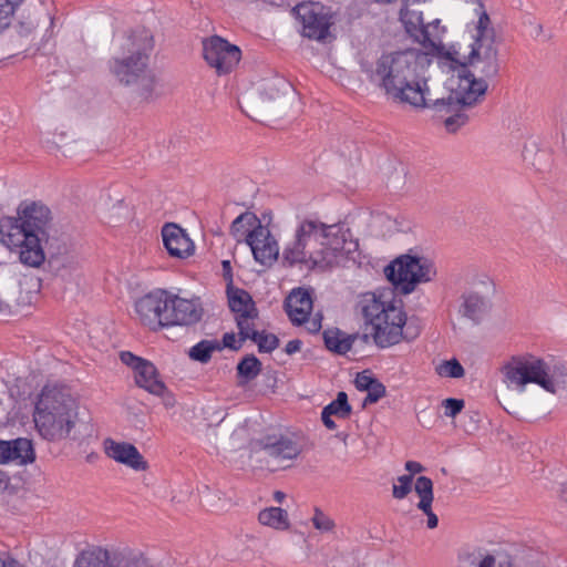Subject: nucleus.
<instances>
[{
	"label": "nucleus",
	"mask_w": 567,
	"mask_h": 567,
	"mask_svg": "<svg viewBox=\"0 0 567 567\" xmlns=\"http://www.w3.org/2000/svg\"><path fill=\"white\" fill-rule=\"evenodd\" d=\"M467 30L472 38L468 53L461 54L452 45L445 52V59L458 70V84L465 90L456 104L475 105L488 87L486 80L499 72L498 47L496 30L487 11H482L476 21L468 23Z\"/></svg>",
	"instance_id": "1"
},
{
	"label": "nucleus",
	"mask_w": 567,
	"mask_h": 567,
	"mask_svg": "<svg viewBox=\"0 0 567 567\" xmlns=\"http://www.w3.org/2000/svg\"><path fill=\"white\" fill-rule=\"evenodd\" d=\"M430 63L429 55L410 49L383 53L374 63L361 64L368 80L382 90L396 104L425 109L431 100L427 81L419 73V66Z\"/></svg>",
	"instance_id": "2"
},
{
	"label": "nucleus",
	"mask_w": 567,
	"mask_h": 567,
	"mask_svg": "<svg viewBox=\"0 0 567 567\" xmlns=\"http://www.w3.org/2000/svg\"><path fill=\"white\" fill-rule=\"evenodd\" d=\"M50 220L49 207L39 202H22L17 216L0 218V240L9 248H18L24 266L39 268L45 260L42 241L48 239Z\"/></svg>",
	"instance_id": "3"
},
{
	"label": "nucleus",
	"mask_w": 567,
	"mask_h": 567,
	"mask_svg": "<svg viewBox=\"0 0 567 567\" xmlns=\"http://www.w3.org/2000/svg\"><path fill=\"white\" fill-rule=\"evenodd\" d=\"M349 229L341 224L327 225L315 219L302 220L296 229L295 239L284 249V260L290 266L306 264L326 267L339 254L350 252L346 248Z\"/></svg>",
	"instance_id": "4"
},
{
	"label": "nucleus",
	"mask_w": 567,
	"mask_h": 567,
	"mask_svg": "<svg viewBox=\"0 0 567 567\" xmlns=\"http://www.w3.org/2000/svg\"><path fill=\"white\" fill-rule=\"evenodd\" d=\"M122 48L123 53L107 62L110 73L121 85L134 87L142 100H153L156 76L148 68L150 53L154 48L152 34L146 30L134 31Z\"/></svg>",
	"instance_id": "5"
},
{
	"label": "nucleus",
	"mask_w": 567,
	"mask_h": 567,
	"mask_svg": "<svg viewBox=\"0 0 567 567\" xmlns=\"http://www.w3.org/2000/svg\"><path fill=\"white\" fill-rule=\"evenodd\" d=\"M76 417V404L69 392L44 386L35 404L34 422L40 434L50 441L70 437Z\"/></svg>",
	"instance_id": "6"
},
{
	"label": "nucleus",
	"mask_w": 567,
	"mask_h": 567,
	"mask_svg": "<svg viewBox=\"0 0 567 567\" xmlns=\"http://www.w3.org/2000/svg\"><path fill=\"white\" fill-rule=\"evenodd\" d=\"M384 275L395 290L409 295L417 285L432 281L436 276V268L427 257L408 252L392 260L384 268Z\"/></svg>",
	"instance_id": "7"
},
{
	"label": "nucleus",
	"mask_w": 567,
	"mask_h": 567,
	"mask_svg": "<svg viewBox=\"0 0 567 567\" xmlns=\"http://www.w3.org/2000/svg\"><path fill=\"white\" fill-rule=\"evenodd\" d=\"M506 380L524 390L526 384L535 383L549 393H556V382L550 377V365L533 354L513 355L502 368Z\"/></svg>",
	"instance_id": "8"
},
{
	"label": "nucleus",
	"mask_w": 567,
	"mask_h": 567,
	"mask_svg": "<svg viewBox=\"0 0 567 567\" xmlns=\"http://www.w3.org/2000/svg\"><path fill=\"white\" fill-rule=\"evenodd\" d=\"M292 13L301 23L305 38L324 42L330 37V27L334 22L331 8L309 1L293 7Z\"/></svg>",
	"instance_id": "9"
},
{
	"label": "nucleus",
	"mask_w": 567,
	"mask_h": 567,
	"mask_svg": "<svg viewBox=\"0 0 567 567\" xmlns=\"http://www.w3.org/2000/svg\"><path fill=\"white\" fill-rule=\"evenodd\" d=\"M203 56L207 64L221 75L230 73L239 63L241 51L224 38L213 35L203 40Z\"/></svg>",
	"instance_id": "10"
},
{
	"label": "nucleus",
	"mask_w": 567,
	"mask_h": 567,
	"mask_svg": "<svg viewBox=\"0 0 567 567\" xmlns=\"http://www.w3.org/2000/svg\"><path fill=\"white\" fill-rule=\"evenodd\" d=\"M406 315L396 307H390V315L386 323L379 321L364 332L360 339L368 343L370 338L379 348H388L398 344L402 340V327L405 326Z\"/></svg>",
	"instance_id": "11"
},
{
	"label": "nucleus",
	"mask_w": 567,
	"mask_h": 567,
	"mask_svg": "<svg viewBox=\"0 0 567 567\" xmlns=\"http://www.w3.org/2000/svg\"><path fill=\"white\" fill-rule=\"evenodd\" d=\"M463 92H465V90H463L458 84L457 89L451 90L447 96L433 97L431 95L429 105L425 107L433 109L436 112H444L446 114H450L444 121L445 128L450 133H455L468 121V116L464 113V110L467 107H472L473 105L463 103L456 104V100H460L462 97Z\"/></svg>",
	"instance_id": "12"
},
{
	"label": "nucleus",
	"mask_w": 567,
	"mask_h": 567,
	"mask_svg": "<svg viewBox=\"0 0 567 567\" xmlns=\"http://www.w3.org/2000/svg\"><path fill=\"white\" fill-rule=\"evenodd\" d=\"M167 307V291L157 289L135 302V311L140 321L153 331L166 327L164 315Z\"/></svg>",
	"instance_id": "13"
},
{
	"label": "nucleus",
	"mask_w": 567,
	"mask_h": 567,
	"mask_svg": "<svg viewBox=\"0 0 567 567\" xmlns=\"http://www.w3.org/2000/svg\"><path fill=\"white\" fill-rule=\"evenodd\" d=\"M255 451H262L277 463L291 461L301 453L300 445L284 434H267L252 442Z\"/></svg>",
	"instance_id": "14"
},
{
	"label": "nucleus",
	"mask_w": 567,
	"mask_h": 567,
	"mask_svg": "<svg viewBox=\"0 0 567 567\" xmlns=\"http://www.w3.org/2000/svg\"><path fill=\"white\" fill-rule=\"evenodd\" d=\"M203 316V309L194 300L181 298L167 291V307L164 315L166 327L192 326Z\"/></svg>",
	"instance_id": "15"
},
{
	"label": "nucleus",
	"mask_w": 567,
	"mask_h": 567,
	"mask_svg": "<svg viewBox=\"0 0 567 567\" xmlns=\"http://www.w3.org/2000/svg\"><path fill=\"white\" fill-rule=\"evenodd\" d=\"M247 245L250 247L257 262L268 266L277 260L279 246L277 240L266 227H255L247 234Z\"/></svg>",
	"instance_id": "16"
},
{
	"label": "nucleus",
	"mask_w": 567,
	"mask_h": 567,
	"mask_svg": "<svg viewBox=\"0 0 567 567\" xmlns=\"http://www.w3.org/2000/svg\"><path fill=\"white\" fill-rule=\"evenodd\" d=\"M228 306L235 312V320L238 332L244 331L251 326L258 317V309L252 297L248 291L241 288H227Z\"/></svg>",
	"instance_id": "17"
},
{
	"label": "nucleus",
	"mask_w": 567,
	"mask_h": 567,
	"mask_svg": "<svg viewBox=\"0 0 567 567\" xmlns=\"http://www.w3.org/2000/svg\"><path fill=\"white\" fill-rule=\"evenodd\" d=\"M409 6L410 2L405 1L400 10V20L405 31L423 47H435V39L439 38V33H432L429 28H425L422 12L410 9Z\"/></svg>",
	"instance_id": "18"
},
{
	"label": "nucleus",
	"mask_w": 567,
	"mask_h": 567,
	"mask_svg": "<svg viewBox=\"0 0 567 567\" xmlns=\"http://www.w3.org/2000/svg\"><path fill=\"white\" fill-rule=\"evenodd\" d=\"M35 452L32 442L24 437L4 441L0 440V464L14 463L27 465L33 463Z\"/></svg>",
	"instance_id": "19"
},
{
	"label": "nucleus",
	"mask_w": 567,
	"mask_h": 567,
	"mask_svg": "<svg viewBox=\"0 0 567 567\" xmlns=\"http://www.w3.org/2000/svg\"><path fill=\"white\" fill-rule=\"evenodd\" d=\"M164 246L171 257L184 259L193 255L194 243L176 224H166L162 229Z\"/></svg>",
	"instance_id": "20"
},
{
	"label": "nucleus",
	"mask_w": 567,
	"mask_h": 567,
	"mask_svg": "<svg viewBox=\"0 0 567 567\" xmlns=\"http://www.w3.org/2000/svg\"><path fill=\"white\" fill-rule=\"evenodd\" d=\"M105 453L114 461L125 464L135 471H145L147 462L138 450L131 443L115 442L112 439L104 441Z\"/></svg>",
	"instance_id": "21"
},
{
	"label": "nucleus",
	"mask_w": 567,
	"mask_h": 567,
	"mask_svg": "<svg viewBox=\"0 0 567 567\" xmlns=\"http://www.w3.org/2000/svg\"><path fill=\"white\" fill-rule=\"evenodd\" d=\"M285 310L295 326H301L310 316L313 307L312 297L308 289H293L285 300Z\"/></svg>",
	"instance_id": "22"
},
{
	"label": "nucleus",
	"mask_w": 567,
	"mask_h": 567,
	"mask_svg": "<svg viewBox=\"0 0 567 567\" xmlns=\"http://www.w3.org/2000/svg\"><path fill=\"white\" fill-rule=\"evenodd\" d=\"M414 491L420 497V502L416 507L426 515L427 527L431 529L437 527L439 518L432 511V503L434 499L432 480L426 476H419L414 484Z\"/></svg>",
	"instance_id": "23"
},
{
	"label": "nucleus",
	"mask_w": 567,
	"mask_h": 567,
	"mask_svg": "<svg viewBox=\"0 0 567 567\" xmlns=\"http://www.w3.org/2000/svg\"><path fill=\"white\" fill-rule=\"evenodd\" d=\"M390 307L393 306H385V303L379 300L375 295H367L360 301V309L364 318L365 331L381 320H383V323H386L390 315Z\"/></svg>",
	"instance_id": "24"
},
{
	"label": "nucleus",
	"mask_w": 567,
	"mask_h": 567,
	"mask_svg": "<svg viewBox=\"0 0 567 567\" xmlns=\"http://www.w3.org/2000/svg\"><path fill=\"white\" fill-rule=\"evenodd\" d=\"M134 373L136 384L150 393L159 396L166 391V386L164 382L158 379L157 369L152 362L144 360L143 363H140V367Z\"/></svg>",
	"instance_id": "25"
},
{
	"label": "nucleus",
	"mask_w": 567,
	"mask_h": 567,
	"mask_svg": "<svg viewBox=\"0 0 567 567\" xmlns=\"http://www.w3.org/2000/svg\"><path fill=\"white\" fill-rule=\"evenodd\" d=\"M351 413L352 406L349 404L348 395L346 392L340 391L337 398L322 409L321 421L328 430H334L337 424L332 420V416L346 420Z\"/></svg>",
	"instance_id": "26"
},
{
	"label": "nucleus",
	"mask_w": 567,
	"mask_h": 567,
	"mask_svg": "<svg viewBox=\"0 0 567 567\" xmlns=\"http://www.w3.org/2000/svg\"><path fill=\"white\" fill-rule=\"evenodd\" d=\"M360 337L358 333L346 334L339 329H330L323 332L326 348L337 354H346L350 351L353 342Z\"/></svg>",
	"instance_id": "27"
},
{
	"label": "nucleus",
	"mask_w": 567,
	"mask_h": 567,
	"mask_svg": "<svg viewBox=\"0 0 567 567\" xmlns=\"http://www.w3.org/2000/svg\"><path fill=\"white\" fill-rule=\"evenodd\" d=\"M238 336H240V341L249 339L257 343L258 351L262 353H270L279 347V338L276 334L257 331L254 323L244 331L238 332Z\"/></svg>",
	"instance_id": "28"
},
{
	"label": "nucleus",
	"mask_w": 567,
	"mask_h": 567,
	"mask_svg": "<svg viewBox=\"0 0 567 567\" xmlns=\"http://www.w3.org/2000/svg\"><path fill=\"white\" fill-rule=\"evenodd\" d=\"M255 227H262L260 219L256 214L245 212L233 220L229 234L237 243L247 244V234L255 229Z\"/></svg>",
	"instance_id": "29"
},
{
	"label": "nucleus",
	"mask_w": 567,
	"mask_h": 567,
	"mask_svg": "<svg viewBox=\"0 0 567 567\" xmlns=\"http://www.w3.org/2000/svg\"><path fill=\"white\" fill-rule=\"evenodd\" d=\"M457 567H497L496 558L483 548L465 549L458 555Z\"/></svg>",
	"instance_id": "30"
},
{
	"label": "nucleus",
	"mask_w": 567,
	"mask_h": 567,
	"mask_svg": "<svg viewBox=\"0 0 567 567\" xmlns=\"http://www.w3.org/2000/svg\"><path fill=\"white\" fill-rule=\"evenodd\" d=\"M462 315L474 323H480L482 316L487 310L485 298L476 292L464 293L462 296Z\"/></svg>",
	"instance_id": "31"
},
{
	"label": "nucleus",
	"mask_w": 567,
	"mask_h": 567,
	"mask_svg": "<svg viewBox=\"0 0 567 567\" xmlns=\"http://www.w3.org/2000/svg\"><path fill=\"white\" fill-rule=\"evenodd\" d=\"M110 551L102 547L81 551L73 567H110Z\"/></svg>",
	"instance_id": "32"
},
{
	"label": "nucleus",
	"mask_w": 567,
	"mask_h": 567,
	"mask_svg": "<svg viewBox=\"0 0 567 567\" xmlns=\"http://www.w3.org/2000/svg\"><path fill=\"white\" fill-rule=\"evenodd\" d=\"M262 364L255 354L245 355L237 364L238 385L243 386L256 379L261 372Z\"/></svg>",
	"instance_id": "33"
},
{
	"label": "nucleus",
	"mask_w": 567,
	"mask_h": 567,
	"mask_svg": "<svg viewBox=\"0 0 567 567\" xmlns=\"http://www.w3.org/2000/svg\"><path fill=\"white\" fill-rule=\"evenodd\" d=\"M33 296L31 293L22 295L21 291L16 293V289L9 292L0 291V313H10L14 309L29 306L32 303Z\"/></svg>",
	"instance_id": "34"
},
{
	"label": "nucleus",
	"mask_w": 567,
	"mask_h": 567,
	"mask_svg": "<svg viewBox=\"0 0 567 567\" xmlns=\"http://www.w3.org/2000/svg\"><path fill=\"white\" fill-rule=\"evenodd\" d=\"M260 524L276 529H287L289 527L288 513L280 507H269L262 509L258 515Z\"/></svg>",
	"instance_id": "35"
},
{
	"label": "nucleus",
	"mask_w": 567,
	"mask_h": 567,
	"mask_svg": "<svg viewBox=\"0 0 567 567\" xmlns=\"http://www.w3.org/2000/svg\"><path fill=\"white\" fill-rule=\"evenodd\" d=\"M220 342L216 339L202 340L189 349L188 355L192 360L207 363L214 351H220Z\"/></svg>",
	"instance_id": "36"
},
{
	"label": "nucleus",
	"mask_w": 567,
	"mask_h": 567,
	"mask_svg": "<svg viewBox=\"0 0 567 567\" xmlns=\"http://www.w3.org/2000/svg\"><path fill=\"white\" fill-rule=\"evenodd\" d=\"M435 371L441 377L458 379L465 373L464 368L456 359L445 360L435 368Z\"/></svg>",
	"instance_id": "37"
},
{
	"label": "nucleus",
	"mask_w": 567,
	"mask_h": 567,
	"mask_svg": "<svg viewBox=\"0 0 567 567\" xmlns=\"http://www.w3.org/2000/svg\"><path fill=\"white\" fill-rule=\"evenodd\" d=\"M23 0H0V32L8 28L11 23V17L16 8Z\"/></svg>",
	"instance_id": "38"
},
{
	"label": "nucleus",
	"mask_w": 567,
	"mask_h": 567,
	"mask_svg": "<svg viewBox=\"0 0 567 567\" xmlns=\"http://www.w3.org/2000/svg\"><path fill=\"white\" fill-rule=\"evenodd\" d=\"M289 86V83L282 79H275L266 81L262 85V93L269 99L275 100L279 97L280 93Z\"/></svg>",
	"instance_id": "39"
},
{
	"label": "nucleus",
	"mask_w": 567,
	"mask_h": 567,
	"mask_svg": "<svg viewBox=\"0 0 567 567\" xmlns=\"http://www.w3.org/2000/svg\"><path fill=\"white\" fill-rule=\"evenodd\" d=\"M399 485L394 484L392 487L393 497L402 499L412 491L413 476L402 475L398 477Z\"/></svg>",
	"instance_id": "40"
},
{
	"label": "nucleus",
	"mask_w": 567,
	"mask_h": 567,
	"mask_svg": "<svg viewBox=\"0 0 567 567\" xmlns=\"http://www.w3.org/2000/svg\"><path fill=\"white\" fill-rule=\"evenodd\" d=\"M367 392L368 394L363 400V406L377 403L385 395L386 390L384 384L377 379L374 383L367 390Z\"/></svg>",
	"instance_id": "41"
},
{
	"label": "nucleus",
	"mask_w": 567,
	"mask_h": 567,
	"mask_svg": "<svg viewBox=\"0 0 567 567\" xmlns=\"http://www.w3.org/2000/svg\"><path fill=\"white\" fill-rule=\"evenodd\" d=\"M464 400L447 398L442 401V406L444 408V415L447 417H455L458 413L464 409Z\"/></svg>",
	"instance_id": "42"
},
{
	"label": "nucleus",
	"mask_w": 567,
	"mask_h": 567,
	"mask_svg": "<svg viewBox=\"0 0 567 567\" xmlns=\"http://www.w3.org/2000/svg\"><path fill=\"white\" fill-rule=\"evenodd\" d=\"M425 28H429V30L432 33H439V38L435 39V47H429L430 49L436 50L440 54V56L445 58L444 48L441 43V34L445 31L444 27H441V21L439 19H435L434 21L425 24Z\"/></svg>",
	"instance_id": "43"
},
{
	"label": "nucleus",
	"mask_w": 567,
	"mask_h": 567,
	"mask_svg": "<svg viewBox=\"0 0 567 567\" xmlns=\"http://www.w3.org/2000/svg\"><path fill=\"white\" fill-rule=\"evenodd\" d=\"M312 524L317 529L322 532H329L334 527V523L319 508L315 509Z\"/></svg>",
	"instance_id": "44"
},
{
	"label": "nucleus",
	"mask_w": 567,
	"mask_h": 567,
	"mask_svg": "<svg viewBox=\"0 0 567 567\" xmlns=\"http://www.w3.org/2000/svg\"><path fill=\"white\" fill-rule=\"evenodd\" d=\"M377 380L370 371L364 370L359 372L355 377L354 384L359 391H367Z\"/></svg>",
	"instance_id": "45"
},
{
	"label": "nucleus",
	"mask_w": 567,
	"mask_h": 567,
	"mask_svg": "<svg viewBox=\"0 0 567 567\" xmlns=\"http://www.w3.org/2000/svg\"><path fill=\"white\" fill-rule=\"evenodd\" d=\"M243 342L244 341H240V338L238 340H236V336L234 332H226L223 336L220 347H221V350L224 348H228L230 350L238 351L243 347Z\"/></svg>",
	"instance_id": "46"
},
{
	"label": "nucleus",
	"mask_w": 567,
	"mask_h": 567,
	"mask_svg": "<svg viewBox=\"0 0 567 567\" xmlns=\"http://www.w3.org/2000/svg\"><path fill=\"white\" fill-rule=\"evenodd\" d=\"M121 361L131 367L134 371L140 367V363H143L145 359L136 357L130 351H123L120 354Z\"/></svg>",
	"instance_id": "47"
},
{
	"label": "nucleus",
	"mask_w": 567,
	"mask_h": 567,
	"mask_svg": "<svg viewBox=\"0 0 567 567\" xmlns=\"http://www.w3.org/2000/svg\"><path fill=\"white\" fill-rule=\"evenodd\" d=\"M420 334V327L413 326L411 322L405 320V326L402 327V340L408 342L414 340Z\"/></svg>",
	"instance_id": "48"
},
{
	"label": "nucleus",
	"mask_w": 567,
	"mask_h": 567,
	"mask_svg": "<svg viewBox=\"0 0 567 567\" xmlns=\"http://www.w3.org/2000/svg\"><path fill=\"white\" fill-rule=\"evenodd\" d=\"M525 24L529 27V33H530V37L534 38V39H538L543 35L544 33V27L543 24L537 21L535 18H532L529 17L526 21H525Z\"/></svg>",
	"instance_id": "49"
},
{
	"label": "nucleus",
	"mask_w": 567,
	"mask_h": 567,
	"mask_svg": "<svg viewBox=\"0 0 567 567\" xmlns=\"http://www.w3.org/2000/svg\"><path fill=\"white\" fill-rule=\"evenodd\" d=\"M321 320L322 316L317 313L312 319H307L305 323H307V330L310 333H317L321 329Z\"/></svg>",
	"instance_id": "50"
},
{
	"label": "nucleus",
	"mask_w": 567,
	"mask_h": 567,
	"mask_svg": "<svg viewBox=\"0 0 567 567\" xmlns=\"http://www.w3.org/2000/svg\"><path fill=\"white\" fill-rule=\"evenodd\" d=\"M302 346V341L299 339L290 340L285 348V352L289 355L299 352Z\"/></svg>",
	"instance_id": "51"
},
{
	"label": "nucleus",
	"mask_w": 567,
	"mask_h": 567,
	"mask_svg": "<svg viewBox=\"0 0 567 567\" xmlns=\"http://www.w3.org/2000/svg\"><path fill=\"white\" fill-rule=\"evenodd\" d=\"M405 470L410 472L409 475H412L413 474H417V473H421L423 472L424 467L421 463L419 462H415V461H408L405 463Z\"/></svg>",
	"instance_id": "52"
},
{
	"label": "nucleus",
	"mask_w": 567,
	"mask_h": 567,
	"mask_svg": "<svg viewBox=\"0 0 567 567\" xmlns=\"http://www.w3.org/2000/svg\"><path fill=\"white\" fill-rule=\"evenodd\" d=\"M567 375V365L565 364H555L553 368L550 367V377H553V381L555 382V378Z\"/></svg>",
	"instance_id": "53"
},
{
	"label": "nucleus",
	"mask_w": 567,
	"mask_h": 567,
	"mask_svg": "<svg viewBox=\"0 0 567 567\" xmlns=\"http://www.w3.org/2000/svg\"><path fill=\"white\" fill-rule=\"evenodd\" d=\"M10 485V476L2 470H0V493L8 489Z\"/></svg>",
	"instance_id": "54"
},
{
	"label": "nucleus",
	"mask_w": 567,
	"mask_h": 567,
	"mask_svg": "<svg viewBox=\"0 0 567 567\" xmlns=\"http://www.w3.org/2000/svg\"><path fill=\"white\" fill-rule=\"evenodd\" d=\"M0 567H25V566L12 557H8L7 559H2L0 557Z\"/></svg>",
	"instance_id": "55"
},
{
	"label": "nucleus",
	"mask_w": 567,
	"mask_h": 567,
	"mask_svg": "<svg viewBox=\"0 0 567 567\" xmlns=\"http://www.w3.org/2000/svg\"><path fill=\"white\" fill-rule=\"evenodd\" d=\"M559 496L563 502L567 503V484L561 485Z\"/></svg>",
	"instance_id": "56"
},
{
	"label": "nucleus",
	"mask_w": 567,
	"mask_h": 567,
	"mask_svg": "<svg viewBox=\"0 0 567 567\" xmlns=\"http://www.w3.org/2000/svg\"><path fill=\"white\" fill-rule=\"evenodd\" d=\"M285 497H286V494L284 492H281V491H276L274 493V498L278 503H281L285 499Z\"/></svg>",
	"instance_id": "57"
},
{
	"label": "nucleus",
	"mask_w": 567,
	"mask_h": 567,
	"mask_svg": "<svg viewBox=\"0 0 567 567\" xmlns=\"http://www.w3.org/2000/svg\"><path fill=\"white\" fill-rule=\"evenodd\" d=\"M373 1L377 3H380V4H390V3L396 2L398 0H373Z\"/></svg>",
	"instance_id": "58"
},
{
	"label": "nucleus",
	"mask_w": 567,
	"mask_h": 567,
	"mask_svg": "<svg viewBox=\"0 0 567 567\" xmlns=\"http://www.w3.org/2000/svg\"><path fill=\"white\" fill-rule=\"evenodd\" d=\"M223 269L224 270H230L231 269L229 260H224L223 261Z\"/></svg>",
	"instance_id": "59"
}]
</instances>
